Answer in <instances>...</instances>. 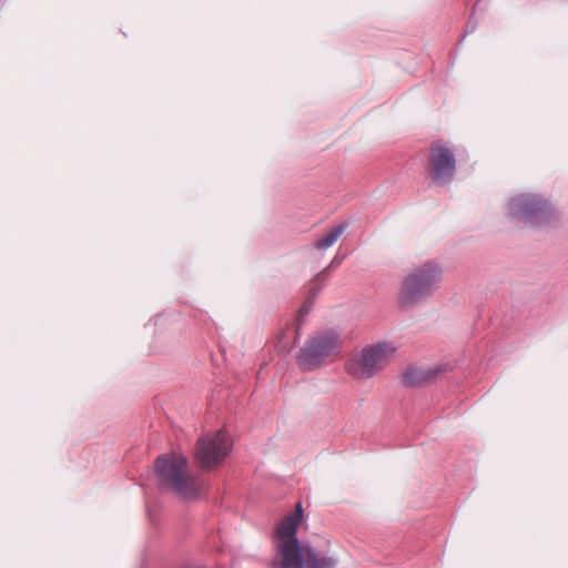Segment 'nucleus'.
<instances>
[{
  "label": "nucleus",
  "instance_id": "obj_1",
  "mask_svg": "<svg viewBox=\"0 0 568 568\" xmlns=\"http://www.w3.org/2000/svg\"><path fill=\"white\" fill-rule=\"evenodd\" d=\"M302 519L303 508L297 504L295 511L280 521L275 536L274 568H335V558L318 557L308 544L297 539L296 531Z\"/></svg>",
  "mask_w": 568,
  "mask_h": 568
},
{
  "label": "nucleus",
  "instance_id": "obj_2",
  "mask_svg": "<svg viewBox=\"0 0 568 568\" xmlns=\"http://www.w3.org/2000/svg\"><path fill=\"white\" fill-rule=\"evenodd\" d=\"M444 268L440 262L432 260L412 268L403 278L398 303L403 307L415 305L439 290Z\"/></svg>",
  "mask_w": 568,
  "mask_h": 568
},
{
  "label": "nucleus",
  "instance_id": "obj_3",
  "mask_svg": "<svg viewBox=\"0 0 568 568\" xmlns=\"http://www.w3.org/2000/svg\"><path fill=\"white\" fill-rule=\"evenodd\" d=\"M187 459L179 454L160 456L155 462L160 481L183 499L199 497L201 488L187 473Z\"/></svg>",
  "mask_w": 568,
  "mask_h": 568
},
{
  "label": "nucleus",
  "instance_id": "obj_4",
  "mask_svg": "<svg viewBox=\"0 0 568 568\" xmlns=\"http://www.w3.org/2000/svg\"><path fill=\"white\" fill-rule=\"evenodd\" d=\"M397 346L392 342H379L364 347L346 363V372L359 381L371 379L393 359Z\"/></svg>",
  "mask_w": 568,
  "mask_h": 568
},
{
  "label": "nucleus",
  "instance_id": "obj_5",
  "mask_svg": "<svg viewBox=\"0 0 568 568\" xmlns=\"http://www.w3.org/2000/svg\"><path fill=\"white\" fill-rule=\"evenodd\" d=\"M341 344L339 335L334 329L315 332L301 348L298 365L305 371H313L337 354Z\"/></svg>",
  "mask_w": 568,
  "mask_h": 568
},
{
  "label": "nucleus",
  "instance_id": "obj_6",
  "mask_svg": "<svg viewBox=\"0 0 568 568\" xmlns=\"http://www.w3.org/2000/svg\"><path fill=\"white\" fill-rule=\"evenodd\" d=\"M507 213L525 224L541 226L551 220L555 210L548 200L537 194L521 193L509 200Z\"/></svg>",
  "mask_w": 568,
  "mask_h": 568
},
{
  "label": "nucleus",
  "instance_id": "obj_7",
  "mask_svg": "<svg viewBox=\"0 0 568 568\" xmlns=\"http://www.w3.org/2000/svg\"><path fill=\"white\" fill-rule=\"evenodd\" d=\"M232 442L224 430L203 435L196 446L195 459L204 469L217 467L230 454Z\"/></svg>",
  "mask_w": 568,
  "mask_h": 568
},
{
  "label": "nucleus",
  "instance_id": "obj_8",
  "mask_svg": "<svg viewBox=\"0 0 568 568\" xmlns=\"http://www.w3.org/2000/svg\"><path fill=\"white\" fill-rule=\"evenodd\" d=\"M426 171L432 181L445 185L452 181L456 171V158L453 151L443 144L430 149Z\"/></svg>",
  "mask_w": 568,
  "mask_h": 568
},
{
  "label": "nucleus",
  "instance_id": "obj_9",
  "mask_svg": "<svg viewBox=\"0 0 568 568\" xmlns=\"http://www.w3.org/2000/svg\"><path fill=\"white\" fill-rule=\"evenodd\" d=\"M347 226V223H342L332 227L327 233H325L315 242V248L320 251H325L332 247L341 237V235L346 231Z\"/></svg>",
  "mask_w": 568,
  "mask_h": 568
},
{
  "label": "nucleus",
  "instance_id": "obj_10",
  "mask_svg": "<svg viewBox=\"0 0 568 568\" xmlns=\"http://www.w3.org/2000/svg\"><path fill=\"white\" fill-rule=\"evenodd\" d=\"M426 374L415 367H409L403 375V382L406 386H416L425 382Z\"/></svg>",
  "mask_w": 568,
  "mask_h": 568
}]
</instances>
